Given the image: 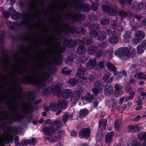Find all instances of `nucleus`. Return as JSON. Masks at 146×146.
<instances>
[{"label":"nucleus","mask_w":146,"mask_h":146,"mask_svg":"<svg viewBox=\"0 0 146 146\" xmlns=\"http://www.w3.org/2000/svg\"><path fill=\"white\" fill-rule=\"evenodd\" d=\"M4 52L3 51L1 54L0 62L3 66L2 69L8 74L10 78L16 77L17 74H23L26 72V66L23 62L19 54H16L12 59H10L9 56L3 53Z\"/></svg>","instance_id":"obj_1"},{"label":"nucleus","mask_w":146,"mask_h":146,"mask_svg":"<svg viewBox=\"0 0 146 146\" xmlns=\"http://www.w3.org/2000/svg\"><path fill=\"white\" fill-rule=\"evenodd\" d=\"M44 69V66L42 65H40L37 69L39 72L29 74L26 76V79L33 85L39 86H43L44 81L47 80L49 76L48 73L43 72Z\"/></svg>","instance_id":"obj_2"},{"label":"nucleus","mask_w":146,"mask_h":146,"mask_svg":"<svg viewBox=\"0 0 146 146\" xmlns=\"http://www.w3.org/2000/svg\"><path fill=\"white\" fill-rule=\"evenodd\" d=\"M10 83H9L11 87H12V91L15 94V97L14 101L12 103L11 110H13V113L12 114V118L13 119H19L21 117V115L17 113V110L18 106L17 99H20L22 96L21 93V89L17 84V80L13 79H11Z\"/></svg>","instance_id":"obj_3"},{"label":"nucleus","mask_w":146,"mask_h":146,"mask_svg":"<svg viewBox=\"0 0 146 146\" xmlns=\"http://www.w3.org/2000/svg\"><path fill=\"white\" fill-rule=\"evenodd\" d=\"M80 0H71L70 1H64L58 6L59 10L63 11L66 9L67 7H73L78 10L82 11L85 12L89 11L90 10V5L83 4L80 2Z\"/></svg>","instance_id":"obj_4"},{"label":"nucleus","mask_w":146,"mask_h":146,"mask_svg":"<svg viewBox=\"0 0 146 146\" xmlns=\"http://www.w3.org/2000/svg\"><path fill=\"white\" fill-rule=\"evenodd\" d=\"M43 3L42 0H33L29 5L30 9L32 11V13L25 15L23 18H39L41 12L38 6L42 5Z\"/></svg>","instance_id":"obj_5"},{"label":"nucleus","mask_w":146,"mask_h":146,"mask_svg":"<svg viewBox=\"0 0 146 146\" xmlns=\"http://www.w3.org/2000/svg\"><path fill=\"white\" fill-rule=\"evenodd\" d=\"M135 50L132 48H130L128 49L126 47L123 48L121 49H119L118 50H117V51L115 53L116 54L117 52L118 55L121 54V52L122 53V55H124L127 56H130L131 57H133L135 55Z\"/></svg>","instance_id":"obj_6"},{"label":"nucleus","mask_w":146,"mask_h":146,"mask_svg":"<svg viewBox=\"0 0 146 146\" xmlns=\"http://www.w3.org/2000/svg\"><path fill=\"white\" fill-rule=\"evenodd\" d=\"M61 87L58 85H56L53 88L51 87H44L43 88L42 92L43 94L49 95L53 93L54 94L58 95L60 92Z\"/></svg>","instance_id":"obj_7"},{"label":"nucleus","mask_w":146,"mask_h":146,"mask_svg":"<svg viewBox=\"0 0 146 146\" xmlns=\"http://www.w3.org/2000/svg\"><path fill=\"white\" fill-rule=\"evenodd\" d=\"M145 33L141 31H137L134 34V36L133 39V42L137 43L144 38Z\"/></svg>","instance_id":"obj_8"},{"label":"nucleus","mask_w":146,"mask_h":146,"mask_svg":"<svg viewBox=\"0 0 146 146\" xmlns=\"http://www.w3.org/2000/svg\"><path fill=\"white\" fill-rule=\"evenodd\" d=\"M103 10L106 11L108 14L110 15L115 16L117 13V9L116 7H111L110 6H105L103 8Z\"/></svg>","instance_id":"obj_9"},{"label":"nucleus","mask_w":146,"mask_h":146,"mask_svg":"<svg viewBox=\"0 0 146 146\" xmlns=\"http://www.w3.org/2000/svg\"><path fill=\"white\" fill-rule=\"evenodd\" d=\"M80 92L79 91H74L72 93L71 97L70 100L73 103L77 102L80 99Z\"/></svg>","instance_id":"obj_10"},{"label":"nucleus","mask_w":146,"mask_h":146,"mask_svg":"<svg viewBox=\"0 0 146 146\" xmlns=\"http://www.w3.org/2000/svg\"><path fill=\"white\" fill-rule=\"evenodd\" d=\"M55 130V128L51 125L44 127L43 131L46 135H50L54 134Z\"/></svg>","instance_id":"obj_11"},{"label":"nucleus","mask_w":146,"mask_h":146,"mask_svg":"<svg viewBox=\"0 0 146 146\" xmlns=\"http://www.w3.org/2000/svg\"><path fill=\"white\" fill-rule=\"evenodd\" d=\"M85 71L86 69L83 67L80 66L77 70L76 75L80 78H82L83 80H86L87 79L86 76H84Z\"/></svg>","instance_id":"obj_12"},{"label":"nucleus","mask_w":146,"mask_h":146,"mask_svg":"<svg viewBox=\"0 0 146 146\" xmlns=\"http://www.w3.org/2000/svg\"><path fill=\"white\" fill-rule=\"evenodd\" d=\"M90 131L89 128L82 129L79 132V136L80 137L88 138L90 135Z\"/></svg>","instance_id":"obj_13"},{"label":"nucleus","mask_w":146,"mask_h":146,"mask_svg":"<svg viewBox=\"0 0 146 146\" xmlns=\"http://www.w3.org/2000/svg\"><path fill=\"white\" fill-rule=\"evenodd\" d=\"M66 17L72 18L76 21H82V19H84L85 16L80 14H74L73 15L71 14V13H69Z\"/></svg>","instance_id":"obj_14"},{"label":"nucleus","mask_w":146,"mask_h":146,"mask_svg":"<svg viewBox=\"0 0 146 146\" xmlns=\"http://www.w3.org/2000/svg\"><path fill=\"white\" fill-rule=\"evenodd\" d=\"M103 80L108 83H111L113 80V76L109 73L105 74L103 77Z\"/></svg>","instance_id":"obj_15"},{"label":"nucleus","mask_w":146,"mask_h":146,"mask_svg":"<svg viewBox=\"0 0 146 146\" xmlns=\"http://www.w3.org/2000/svg\"><path fill=\"white\" fill-rule=\"evenodd\" d=\"M31 108V105L29 103H26L23 104L21 108V110L23 113H28Z\"/></svg>","instance_id":"obj_16"},{"label":"nucleus","mask_w":146,"mask_h":146,"mask_svg":"<svg viewBox=\"0 0 146 146\" xmlns=\"http://www.w3.org/2000/svg\"><path fill=\"white\" fill-rule=\"evenodd\" d=\"M63 125L61 121L59 119H56L53 121L52 125L54 127L56 130H58Z\"/></svg>","instance_id":"obj_17"},{"label":"nucleus","mask_w":146,"mask_h":146,"mask_svg":"<svg viewBox=\"0 0 146 146\" xmlns=\"http://www.w3.org/2000/svg\"><path fill=\"white\" fill-rule=\"evenodd\" d=\"M96 59L94 58L93 59L90 58L89 62L88 63L87 67L90 70L95 66L96 64Z\"/></svg>","instance_id":"obj_18"},{"label":"nucleus","mask_w":146,"mask_h":146,"mask_svg":"<svg viewBox=\"0 0 146 146\" xmlns=\"http://www.w3.org/2000/svg\"><path fill=\"white\" fill-rule=\"evenodd\" d=\"M140 127H139L138 125H129L127 128L129 132H138L140 130Z\"/></svg>","instance_id":"obj_19"},{"label":"nucleus","mask_w":146,"mask_h":146,"mask_svg":"<svg viewBox=\"0 0 146 146\" xmlns=\"http://www.w3.org/2000/svg\"><path fill=\"white\" fill-rule=\"evenodd\" d=\"M76 42L74 40H65L64 42V44L68 47H73L76 45Z\"/></svg>","instance_id":"obj_20"},{"label":"nucleus","mask_w":146,"mask_h":146,"mask_svg":"<svg viewBox=\"0 0 146 146\" xmlns=\"http://www.w3.org/2000/svg\"><path fill=\"white\" fill-rule=\"evenodd\" d=\"M106 37V33L103 31H98V39L100 41L104 40Z\"/></svg>","instance_id":"obj_21"},{"label":"nucleus","mask_w":146,"mask_h":146,"mask_svg":"<svg viewBox=\"0 0 146 146\" xmlns=\"http://www.w3.org/2000/svg\"><path fill=\"white\" fill-rule=\"evenodd\" d=\"M114 135L113 132L108 133L105 136L106 142L107 143H110L112 141V137Z\"/></svg>","instance_id":"obj_22"},{"label":"nucleus","mask_w":146,"mask_h":146,"mask_svg":"<svg viewBox=\"0 0 146 146\" xmlns=\"http://www.w3.org/2000/svg\"><path fill=\"white\" fill-rule=\"evenodd\" d=\"M119 37L117 36L113 35L109 38V42L112 44H115L117 43L119 41Z\"/></svg>","instance_id":"obj_23"},{"label":"nucleus","mask_w":146,"mask_h":146,"mask_svg":"<svg viewBox=\"0 0 146 146\" xmlns=\"http://www.w3.org/2000/svg\"><path fill=\"white\" fill-rule=\"evenodd\" d=\"M107 123V121L106 119H102L100 120L99 123V127L101 130L106 129Z\"/></svg>","instance_id":"obj_24"},{"label":"nucleus","mask_w":146,"mask_h":146,"mask_svg":"<svg viewBox=\"0 0 146 146\" xmlns=\"http://www.w3.org/2000/svg\"><path fill=\"white\" fill-rule=\"evenodd\" d=\"M98 50L97 48L94 45H92L89 46L87 49L88 53L92 55L96 52Z\"/></svg>","instance_id":"obj_25"},{"label":"nucleus","mask_w":146,"mask_h":146,"mask_svg":"<svg viewBox=\"0 0 146 146\" xmlns=\"http://www.w3.org/2000/svg\"><path fill=\"white\" fill-rule=\"evenodd\" d=\"M140 144V142L136 140H130L127 143V146H139Z\"/></svg>","instance_id":"obj_26"},{"label":"nucleus","mask_w":146,"mask_h":146,"mask_svg":"<svg viewBox=\"0 0 146 146\" xmlns=\"http://www.w3.org/2000/svg\"><path fill=\"white\" fill-rule=\"evenodd\" d=\"M59 108H64L67 107L68 104L67 101L65 100H60L57 104Z\"/></svg>","instance_id":"obj_27"},{"label":"nucleus","mask_w":146,"mask_h":146,"mask_svg":"<svg viewBox=\"0 0 146 146\" xmlns=\"http://www.w3.org/2000/svg\"><path fill=\"white\" fill-rule=\"evenodd\" d=\"M71 92L72 91L70 89H65L62 92V96L65 99L68 98L69 97Z\"/></svg>","instance_id":"obj_28"},{"label":"nucleus","mask_w":146,"mask_h":146,"mask_svg":"<svg viewBox=\"0 0 146 146\" xmlns=\"http://www.w3.org/2000/svg\"><path fill=\"white\" fill-rule=\"evenodd\" d=\"M122 122L121 119H117L115 122V129L116 131H119L121 129Z\"/></svg>","instance_id":"obj_29"},{"label":"nucleus","mask_w":146,"mask_h":146,"mask_svg":"<svg viewBox=\"0 0 146 146\" xmlns=\"http://www.w3.org/2000/svg\"><path fill=\"white\" fill-rule=\"evenodd\" d=\"M9 115L8 112L6 111L2 112L0 113V120H5L8 119Z\"/></svg>","instance_id":"obj_30"},{"label":"nucleus","mask_w":146,"mask_h":146,"mask_svg":"<svg viewBox=\"0 0 146 146\" xmlns=\"http://www.w3.org/2000/svg\"><path fill=\"white\" fill-rule=\"evenodd\" d=\"M131 33L130 31H127L126 32L123 36L125 42H129V40L131 39Z\"/></svg>","instance_id":"obj_31"},{"label":"nucleus","mask_w":146,"mask_h":146,"mask_svg":"<svg viewBox=\"0 0 146 146\" xmlns=\"http://www.w3.org/2000/svg\"><path fill=\"white\" fill-rule=\"evenodd\" d=\"M88 113V110L86 109L81 110L80 111V117L82 118L87 115Z\"/></svg>","instance_id":"obj_32"},{"label":"nucleus","mask_w":146,"mask_h":146,"mask_svg":"<svg viewBox=\"0 0 146 146\" xmlns=\"http://www.w3.org/2000/svg\"><path fill=\"white\" fill-rule=\"evenodd\" d=\"M45 139L49 141L50 143H53L55 142L57 140V138L56 136L53 135L50 137H46Z\"/></svg>","instance_id":"obj_33"},{"label":"nucleus","mask_w":146,"mask_h":146,"mask_svg":"<svg viewBox=\"0 0 146 146\" xmlns=\"http://www.w3.org/2000/svg\"><path fill=\"white\" fill-rule=\"evenodd\" d=\"M37 140L34 139L33 138L31 140H27L25 141L24 143L25 144H29L30 145H35L37 142Z\"/></svg>","instance_id":"obj_34"},{"label":"nucleus","mask_w":146,"mask_h":146,"mask_svg":"<svg viewBox=\"0 0 146 146\" xmlns=\"http://www.w3.org/2000/svg\"><path fill=\"white\" fill-rule=\"evenodd\" d=\"M50 105L51 110L53 111H55L59 108L58 104L56 103H52Z\"/></svg>","instance_id":"obj_35"},{"label":"nucleus","mask_w":146,"mask_h":146,"mask_svg":"<svg viewBox=\"0 0 146 146\" xmlns=\"http://www.w3.org/2000/svg\"><path fill=\"white\" fill-rule=\"evenodd\" d=\"M138 138L140 140H143L146 141V132L143 133H139L138 134Z\"/></svg>","instance_id":"obj_36"},{"label":"nucleus","mask_w":146,"mask_h":146,"mask_svg":"<svg viewBox=\"0 0 146 146\" xmlns=\"http://www.w3.org/2000/svg\"><path fill=\"white\" fill-rule=\"evenodd\" d=\"M90 36L91 38L98 39V31H91L90 33Z\"/></svg>","instance_id":"obj_37"},{"label":"nucleus","mask_w":146,"mask_h":146,"mask_svg":"<svg viewBox=\"0 0 146 146\" xmlns=\"http://www.w3.org/2000/svg\"><path fill=\"white\" fill-rule=\"evenodd\" d=\"M86 52V49L83 46H80L79 47L78 52L79 54H84Z\"/></svg>","instance_id":"obj_38"},{"label":"nucleus","mask_w":146,"mask_h":146,"mask_svg":"<svg viewBox=\"0 0 146 146\" xmlns=\"http://www.w3.org/2000/svg\"><path fill=\"white\" fill-rule=\"evenodd\" d=\"M107 66L111 71H114L116 70L115 66L111 62H108L107 64Z\"/></svg>","instance_id":"obj_39"},{"label":"nucleus","mask_w":146,"mask_h":146,"mask_svg":"<svg viewBox=\"0 0 146 146\" xmlns=\"http://www.w3.org/2000/svg\"><path fill=\"white\" fill-rule=\"evenodd\" d=\"M83 43L86 44H89L92 42V40L91 39H89V38H85L83 40Z\"/></svg>","instance_id":"obj_40"},{"label":"nucleus","mask_w":146,"mask_h":146,"mask_svg":"<svg viewBox=\"0 0 146 146\" xmlns=\"http://www.w3.org/2000/svg\"><path fill=\"white\" fill-rule=\"evenodd\" d=\"M145 49L141 45H139L137 47V53L141 54L143 53Z\"/></svg>","instance_id":"obj_41"},{"label":"nucleus","mask_w":146,"mask_h":146,"mask_svg":"<svg viewBox=\"0 0 146 146\" xmlns=\"http://www.w3.org/2000/svg\"><path fill=\"white\" fill-rule=\"evenodd\" d=\"M132 1V0H119V2L121 5H123L127 3L129 4H130Z\"/></svg>","instance_id":"obj_42"},{"label":"nucleus","mask_w":146,"mask_h":146,"mask_svg":"<svg viewBox=\"0 0 146 146\" xmlns=\"http://www.w3.org/2000/svg\"><path fill=\"white\" fill-rule=\"evenodd\" d=\"M119 15L121 17H126L128 15L127 13L124 10H121L119 12Z\"/></svg>","instance_id":"obj_43"},{"label":"nucleus","mask_w":146,"mask_h":146,"mask_svg":"<svg viewBox=\"0 0 146 146\" xmlns=\"http://www.w3.org/2000/svg\"><path fill=\"white\" fill-rule=\"evenodd\" d=\"M21 17L20 15L18 12H16L14 13L12 15V17L15 19H17L20 18Z\"/></svg>","instance_id":"obj_44"},{"label":"nucleus","mask_w":146,"mask_h":146,"mask_svg":"<svg viewBox=\"0 0 146 146\" xmlns=\"http://www.w3.org/2000/svg\"><path fill=\"white\" fill-rule=\"evenodd\" d=\"M94 99L93 96L92 95H88L85 96V99L86 100L91 102Z\"/></svg>","instance_id":"obj_45"},{"label":"nucleus","mask_w":146,"mask_h":146,"mask_svg":"<svg viewBox=\"0 0 146 146\" xmlns=\"http://www.w3.org/2000/svg\"><path fill=\"white\" fill-rule=\"evenodd\" d=\"M107 32L110 36L115 34V31L114 29L110 28L107 31Z\"/></svg>","instance_id":"obj_46"},{"label":"nucleus","mask_w":146,"mask_h":146,"mask_svg":"<svg viewBox=\"0 0 146 146\" xmlns=\"http://www.w3.org/2000/svg\"><path fill=\"white\" fill-rule=\"evenodd\" d=\"M68 82L69 84H70L72 86H74L75 85L76 83L77 80L75 78L72 79L68 81Z\"/></svg>","instance_id":"obj_47"},{"label":"nucleus","mask_w":146,"mask_h":146,"mask_svg":"<svg viewBox=\"0 0 146 146\" xmlns=\"http://www.w3.org/2000/svg\"><path fill=\"white\" fill-rule=\"evenodd\" d=\"M125 91L127 92H132L133 90L132 87L130 86L129 84H127L125 87Z\"/></svg>","instance_id":"obj_48"},{"label":"nucleus","mask_w":146,"mask_h":146,"mask_svg":"<svg viewBox=\"0 0 146 146\" xmlns=\"http://www.w3.org/2000/svg\"><path fill=\"white\" fill-rule=\"evenodd\" d=\"M109 20L105 18L102 19L101 21V23L103 25H107L109 24Z\"/></svg>","instance_id":"obj_49"},{"label":"nucleus","mask_w":146,"mask_h":146,"mask_svg":"<svg viewBox=\"0 0 146 146\" xmlns=\"http://www.w3.org/2000/svg\"><path fill=\"white\" fill-rule=\"evenodd\" d=\"M70 115L68 113H66L63 116V122L66 123L67 121L68 118L69 117Z\"/></svg>","instance_id":"obj_50"},{"label":"nucleus","mask_w":146,"mask_h":146,"mask_svg":"<svg viewBox=\"0 0 146 146\" xmlns=\"http://www.w3.org/2000/svg\"><path fill=\"white\" fill-rule=\"evenodd\" d=\"M114 87L116 91H120L123 88L122 86H120L117 84H116L114 85Z\"/></svg>","instance_id":"obj_51"},{"label":"nucleus","mask_w":146,"mask_h":146,"mask_svg":"<svg viewBox=\"0 0 146 146\" xmlns=\"http://www.w3.org/2000/svg\"><path fill=\"white\" fill-rule=\"evenodd\" d=\"M35 95L33 93L29 94L28 96V99L30 101H33L35 99Z\"/></svg>","instance_id":"obj_52"},{"label":"nucleus","mask_w":146,"mask_h":146,"mask_svg":"<svg viewBox=\"0 0 146 146\" xmlns=\"http://www.w3.org/2000/svg\"><path fill=\"white\" fill-rule=\"evenodd\" d=\"M91 27L94 30H97L99 29L100 25L97 23H94L91 26Z\"/></svg>","instance_id":"obj_53"},{"label":"nucleus","mask_w":146,"mask_h":146,"mask_svg":"<svg viewBox=\"0 0 146 146\" xmlns=\"http://www.w3.org/2000/svg\"><path fill=\"white\" fill-rule=\"evenodd\" d=\"M137 3H134L132 7L133 9L138 11L142 9V7H141L139 8L137 7Z\"/></svg>","instance_id":"obj_54"},{"label":"nucleus","mask_w":146,"mask_h":146,"mask_svg":"<svg viewBox=\"0 0 146 146\" xmlns=\"http://www.w3.org/2000/svg\"><path fill=\"white\" fill-rule=\"evenodd\" d=\"M113 53L111 51H108L105 53V55L107 56L109 58H111L112 57Z\"/></svg>","instance_id":"obj_55"},{"label":"nucleus","mask_w":146,"mask_h":146,"mask_svg":"<svg viewBox=\"0 0 146 146\" xmlns=\"http://www.w3.org/2000/svg\"><path fill=\"white\" fill-rule=\"evenodd\" d=\"M98 3H93L92 4V10L96 11L98 8Z\"/></svg>","instance_id":"obj_56"},{"label":"nucleus","mask_w":146,"mask_h":146,"mask_svg":"<svg viewBox=\"0 0 146 146\" xmlns=\"http://www.w3.org/2000/svg\"><path fill=\"white\" fill-rule=\"evenodd\" d=\"M138 76V78L140 79H146V74L145 75L143 73H140L139 74Z\"/></svg>","instance_id":"obj_57"},{"label":"nucleus","mask_w":146,"mask_h":146,"mask_svg":"<svg viewBox=\"0 0 146 146\" xmlns=\"http://www.w3.org/2000/svg\"><path fill=\"white\" fill-rule=\"evenodd\" d=\"M101 83L99 81H97L94 84V87L96 88H97L99 89H101Z\"/></svg>","instance_id":"obj_58"},{"label":"nucleus","mask_w":146,"mask_h":146,"mask_svg":"<svg viewBox=\"0 0 146 146\" xmlns=\"http://www.w3.org/2000/svg\"><path fill=\"white\" fill-rule=\"evenodd\" d=\"M6 136H0V145L4 143L5 140L6 139Z\"/></svg>","instance_id":"obj_59"},{"label":"nucleus","mask_w":146,"mask_h":146,"mask_svg":"<svg viewBox=\"0 0 146 146\" xmlns=\"http://www.w3.org/2000/svg\"><path fill=\"white\" fill-rule=\"evenodd\" d=\"M64 134V131H59L57 133L58 137V139H60L63 136Z\"/></svg>","instance_id":"obj_60"},{"label":"nucleus","mask_w":146,"mask_h":146,"mask_svg":"<svg viewBox=\"0 0 146 146\" xmlns=\"http://www.w3.org/2000/svg\"><path fill=\"white\" fill-rule=\"evenodd\" d=\"M104 63H105V61H101L99 63V67L101 68H103L104 66Z\"/></svg>","instance_id":"obj_61"},{"label":"nucleus","mask_w":146,"mask_h":146,"mask_svg":"<svg viewBox=\"0 0 146 146\" xmlns=\"http://www.w3.org/2000/svg\"><path fill=\"white\" fill-rule=\"evenodd\" d=\"M103 54V52L102 50H99L96 54V56L97 57H100Z\"/></svg>","instance_id":"obj_62"},{"label":"nucleus","mask_w":146,"mask_h":146,"mask_svg":"<svg viewBox=\"0 0 146 146\" xmlns=\"http://www.w3.org/2000/svg\"><path fill=\"white\" fill-rule=\"evenodd\" d=\"M100 90V88L99 89L98 88L96 87L94 88L93 89V92L95 94H97L99 93Z\"/></svg>","instance_id":"obj_63"},{"label":"nucleus","mask_w":146,"mask_h":146,"mask_svg":"<svg viewBox=\"0 0 146 146\" xmlns=\"http://www.w3.org/2000/svg\"><path fill=\"white\" fill-rule=\"evenodd\" d=\"M90 17L91 20H96L98 19L97 16L94 14L90 15Z\"/></svg>","instance_id":"obj_64"}]
</instances>
